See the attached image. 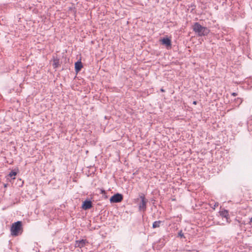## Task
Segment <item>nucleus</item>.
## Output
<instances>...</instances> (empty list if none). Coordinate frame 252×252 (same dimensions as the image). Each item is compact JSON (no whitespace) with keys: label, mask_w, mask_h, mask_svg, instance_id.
<instances>
[{"label":"nucleus","mask_w":252,"mask_h":252,"mask_svg":"<svg viewBox=\"0 0 252 252\" xmlns=\"http://www.w3.org/2000/svg\"><path fill=\"white\" fill-rule=\"evenodd\" d=\"M88 243L86 239H82L80 240H77L75 242V247L77 248H82L84 247L86 244Z\"/></svg>","instance_id":"5"},{"label":"nucleus","mask_w":252,"mask_h":252,"mask_svg":"<svg viewBox=\"0 0 252 252\" xmlns=\"http://www.w3.org/2000/svg\"><path fill=\"white\" fill-rule=\"evenodd\" d=\"M123 196L122 194L117 193L115 194L110 199V201L111 203H119L122 201Z\"/></svg>","instance_id":"4"},{"label":"nucleus","mask_w":252,"mask_h":252,"mask_svg":"<svg viewBox=\"0 0 252 252\" xmlns=\"http://www.w3.org/2000/svg\"><path fill=\"white\" fill-rule=\"evenodd\" d=\"M243 99L240 97H237L235 98L234 100L235 102V105L236 107H239V105L242 103L243 102Z\"/></svg>","instance_id":"10"},{"label":"nucleus","mask_w":252,"mask_h":252,"mask_svg":"<svg viewBox=\"0 0 252 252\" xmlns=\"http://www.w3.org/2000/svg\"><path fill=\"white\" fill-rule=\"evenodd\" d=\"M220 215L222 217L224 218L227 220L229 218V214L227 210L223 209L220 212Z\"/></svg>","instance_id":"8"},{"label":"nucleus","mask_w":252,"mask_h":252,"mask_svg":"<svg viewBox=\"0 0 252 252\" xmlns=\"http://www.w3.org/2000/svg\"><path fill=\"white\" fill-rule=\"evenodd\" d=\"M161 42H162V44L165 45L166 46V47H167V48H168L169 47L171 48V40L169 38H168L167 37L163 38L161 40Z\"/></svg>","instance_id":"7"},{"label":"nucleus","mask_w":252,"mask_h":252,"mask_svg":"<svg viewBox=\"0 0 252 252\" xmlns=\"http://www.w3.org/2000/svg\"><path fill=\"white\" fill-rule=\"evenodd\" d=\"M92 207V202L90 200H86L83 202L82 208L84 210H88Z\"/></svg>","instance_id":"6"},{"label":"nucleus","mask_w":252,"mask_h":252,"mask_svg":"<svg viewBox=\"0 0 252 252\" xmlns=\"http://www.w3.org/2000/svg\"><path fill=\"white\" fill-rule=\"evenodd\" d=\"M172 201H174V200H175V199H172Z\"/></svg>","instance_id":"21"},{"label":"nucleus","mask_w":252,"mask_h":252,"mask_svg":"<svg viewBox=\"0 0 252 252\" xmlns=\"http://www.w3.org/2000/svg\"><path fill=\"white\" fill-rule=\"evenodd\" d=\"M231 95H232V96H236V95H237V94L236 93H232L231 94Z\"/></svg>","instance_id":"16"},{"label":"nucleus","mask_w":252,"mask_h":252,"mask_svg":"<svg viewBox=\"0 0 252 252\" xmlns=\"http://www.w3.org/2000/svg\"><path fill=\"white\" fill-rule=\"evenodd\" d=\"M101 192L102 193H105V191L104 190H103V189H101Z\"/></svg>","instance_id":"17"},{"label":"nucleus","mask_w":252,"mask_h":252,"mask_svg":"<svg viewBox=\"0 0 252 252\" xmlns=\"http://www.w3.org/2000/svg\"><path fill=\"white\" fill-rule=\"evenodd\" d=\"M192 30L199 36H206L210 32V30L207 27L202 26L198 22L194 23L192 26Z\"/></svg>","instance_id":"1"},{"label":"nucleus","mask_w":252,"mask_h":252,"mask_svg":"<svg viewBox=\"0 0 252 252\" xmlns=\"http://www.w3.org/2000/svg\"><path fill=\"white\" fill-rule=\"evenodd\" d=\"M16 172H15V171H11L9 174V176L10 177H12L13 176H15L16 175Z\"/></svg>","instance_id":"13"},{"label":"nucleus","mask_w":252,"mask_h":252,"mask_svg":"<svg viewBox=\"0 0 252 252\" xmlns=\"http://www.w3.org/2000/svg\"><path fill=\"white\" fill-rule=\"evenodd\" d=\"M161 222H162L160 220L154 221L153 223V226H152L153 228H156L157 227H159L160 226V224Z\"/></svg>","instance_id":"11"},{"label":"nucleus","mask_w":252,"mask_h":252,"mask_svg":"<svg viewBox=\"0 0 252 252\" xmlns=\"http://www.w3.org/2000/svg\"><path fill=\"white\" fill-rule=\"evenodd\" d=\"M252 222V217L250 219V223Z\"/></svg>","instance_id":"20"},{"label":"nucleus","mask_w":252,"mask_h":252,"mask_svg":"<svg viewBox=\"0 0 252 252\" xmlns=\"http://www.w3.org/2000/svg\"><path fill=\"white\" fill-rule=\"evenodd\" d=\"M83 67L82 63L80 61H77L75 63V68L76 72L79 71Z\"/></svg>","instance_id":"9"},{"label":"nucleus","mask_w":252,"mask_h":252,"mask_svg":"<svg viewBox=\"0 0 252 252\" xmlns=\"http://www.w3.org/2000/svg\"><path fill=\"white\" fill-rule=\"evenodd\" d=\"M218 205H219V203H215V205H214V207H213V209H215V208H216V207H218Z\"/></svg>","instance_id":"15"},{"label":"nucleus","mask_w":252,"mask_h":252,"mask_svg":"<svg viewBox=\"0 0 252 252\" xmlns=\"http://www.w3.org/2000/svg\"><path fill=\"white\" fill-rule=\"evenodd\" d=\"M59 65V61L58 60H54L53 64V66L55 68H57L58 67Z\"/></svg>","instance_id":"12"},{"label":"nucleus","mask_w":252,"mask_h":252,"mask_svg":"<svg viewBox=\"0 0 252 252\" xmlns=\"http://www.w3.org/2000/svg\"><path fill=\"white\" fill-rule=\"evenodd\" d=\"M178 236L180 237H184H184V234L182 232V230H180L179 233H178Z\"/></svg>","instance_id":"14"},{"label":"nucleus","mask_w":252,"mask_h":252,"mask_svg":"<svg viewBox=\"0 0 252 252\" xmlns=\"http://www.w3.org/2000/svg\"><path fill=\"white\" fill-rule=\"evenodd\" d=\"M140 198L141 199V202L138 205L139 210V211L145 212L146 210V204L148 200L145 198L144 195H141Z\"/></svg>","instance_id":"3"},{"label":"nucleus","mask_w":252,"mask_h":252,"mask_svg":"<svg viewBox=\"0 0 252 252\" xmlns=\"http://www.w3.org/2000/svg\"><path fill=\"white\" fill-rule=\"evenodd\" d=\"M196 103H197V102L196 101H194L193 102V104H194V105L196 104Z\"/></svg>","instance_id":"19"},{"label":"nucleus","mask_w":252,"mask_h":252,"mask_svg":"<svg viewBox=\"0 0 252 252\" xmlns=\"http://www.w3.org/2000/svg\"><path fill=\"white\" fill-rule=\"evenodd\" d=\"M160 91H161V92H165L163 88H161V89H160Z\"/></svg>","instance_id":"18"},{"label":"nucleus","mask_w":252,"mask_h":252,"mask_svg":"<svg viewBox=\"0 0 252 252\" xmlns=\"http://www.w3.org/2000/svg\"><path fill=\"white\" fill-rule=\"evenodd\" d=\"M21 231H22V222L21 221H17L12 224L10 228L12 235L18 236L22 233Z\"/></svg>","instance_id":"2"}]
</instances>
